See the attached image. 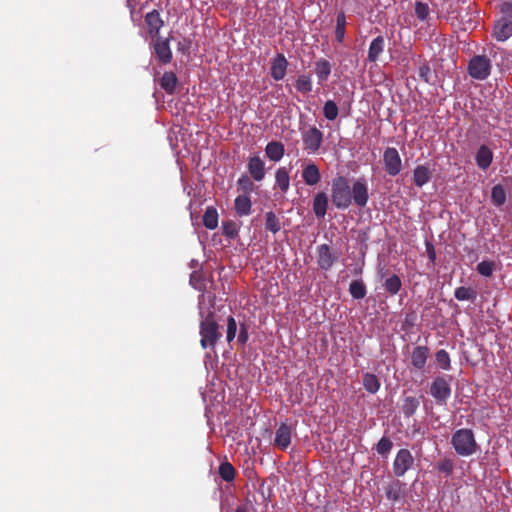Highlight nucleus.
I'll return each mask as SVG.
<instances>
[{
	"label": "nucleus",
	"instance_id": "5701e85b",
	"mask_svg": "<svg viewBox=\"0 0 512 512\" xmlns=\"http://www.w3.org/2000/svg\"><path fill=\"white\" fill-rule=\"evenodd\" d=\"M275 187L286 193L290 187L289 171L286 167H279L275 172Z\"/></svg>",
	"mask_w": 512,
	"mask_h": 512
},
{
	"label": "nucleus",
	"instance_id": "79ce46f5",
	"mask_svg": "<svg viewBox=\"0 0 512 512\" xmlns=\"http://www.w3.org/2000/svg\"><path fill=\"white\" fill-rule=\"evenodd\" d=\"M401 486L399 481L390 484L386 490V496L389 500L397 501L401 497Z\"/></svg>",
	"mask_w": 512,
	"mask_h": 512
},
{
	"label": "nucleus",
	"instance_id": "a19ab883",
	"mask_svg": "<svg viewBox=\"0 0 512 512\" xmlns=\"http://www.w3.org/2000/svg\"><path fill=\"white\" fill-rule=\"evenodd\" d=\"M437 470L449 477L454 470V462L450 458H443L437 462Z\"/></svg>",
	"mask_w": 512,
	"mask_h": 512
},
{
	"label": "nucleus",
	"instance_id": "6e6552de",
	"mask_svg": "<svg viewBox=\"0 0 512 512\" xmlns=\"http://www.w3.org/2000/svg\"><path fill=\"white\" fill-rule=\"evenodd\" d=\"M385 170L390 176H396L401 171L402 161L396 148L388 147L383 154Z\"/></svg>",
	"mask_w": 512,
	"mask_h": 512
},
{
	"label": "nucleus",
	"instance_id": "2eb2a0df",
	"mask_svg": "<svg viewBox=\"0 0 512 512\" xmlns=\"http://www.w3.org/2000/svg\"><path fill=\"white\" fill-rule=\"evenodd\" d=\"M145 23L148 27V33L151 36V38H160L159 32L163 26V20L161 19L159 13L156 10H153L146 14Z\"/></svg>",
	"mask_w": 512,
	"mask_h": 512
},
{
	"label": "nucleus",
	"instance_id": "c9c22d12",
	"mask_svg": "<svg viewBox=\"0 0 512 512\" xmlns=\"http://www.w3.org/2000/svg\"><path fill=\"white\" fill-rule=\"evenodd\" d=\"M345 26H346V16L344 12H340L336 18V30H335V38L338 42H342L345 37Z\"/></svg>",
	"mask_w": 512,
	"mask_h": 512
},
{
	"label": "nucleus",
	"instance_id": "0eeeda50",
	"mask_svg": "<svg viewBox=\"0 0 512 512\" xmlns=\"http://www.w3.org/2000/svg\"><path fill=\"white\" fill-rule=\"evenodd\" d=\"M414 457L412 453L406 449H400L393 461V473L397 477H402L407 471H409L414 465Z\"/></svg>",
	"mask_w": 512,
	"mask_h": 512
},
{
	"label": "nucleus",
	"instance_id": "a878e982",
	"mask_svg": "<svg viewBox=\"0 0 512 512\" xmlns=\"http://www.w3.org/2000/svg\"><path fill=\"white\" fill-rule=\"evenodd\" d=\"M265 229L273 234L278 233L282 228L281 219L273 212L265 213Z\"/></svg>",
	"mask_w": 512,
	"mask_h": 512
},
{
	"label": "nucleus",
	"instance_id": "4468645a",
	"mask_svg": "<svg viewBox=\"0 0 512 512\" xmlns=\"http://www.w3.org/2000/svg\"><path fill=\"white\" fill-rule=\"evenodd\" d=\"M247 169L255 181L260 182L265 178V164L259 156L249 157Z\"/></svg>",
	"mask_w": 512,
	"mask_h": 512
},
{
	"label": "nucleus",
	"instance_id": "e433bc0d",
	"mask_svg": "<svg viewBox=\"0 0 512 512\" xmlns=\"http://www.w3.org/2000/svg\"><path fill=\"white\" fill-rule=\"evenodd\" d=\"M323 114L327 120H335L339 114V108L337 104L333 100L326 101L323 106Z\"/></svg>",
	"mask_w": 512,
	"mask_h": 512
},
{
	"label": "nucleus",
	"instance_id": "a211bd4d",
	"mask_svg": "<svg viewBox=\"0 0 512 512\" xmlns=\"http://www.w3.org/2000/svg\"><path fill=\"white\" fill-rule=\"evenodd\" d=\"M291 443V429L286 424H281L276 431L275 446L285 450Z\"/></svg>",
	"mask_w": 512,
	"mask_h": 512
},
{
	"label": "nucleus",
	"instance_id": "4c0bfd02",
	"mask_svg": "<svg viewBox=\"0 0 512 512\" xmlns=\"http://www.w3.org/2000/svg\"><path fill=\"white\" fill-rule=\"evenodd\" d=\"M296 89L303 94H307L312 91L311 78L307 75H300L295 84Z\"/></svg>",
	"mask_w": 512,
	"mask_h": 512
},
{
	"label": "nucleus",
	"instance_id": "aec40b11",
	"mask_svg": "<svg viewBox=\"0 0 512 512\" xmlns=\"http://www.w3.org/2000/svg\"><path fill=\"white\" fill-rule=\"evenodd\" d=\"M285 153V147L283 143L278 141H271L265 147L266 156L274 162H279Z\"/></svg>",
	"mask_w": 512,
	"mask_h": 512
},
{
	"label": "nucleus",
	"instance_id": "c756f323",
	"mask_svg": "<svg viewBox=\"0 0 512 512\" xmlns=\"http://www.w3.org/2000/svg\"><path fill=\"white\" fill-rule=\"evenodd\" d=\"M454 296L459 301H474L477 297V292L473 288L461 286L455 290Z\"/></svg>",
	"mask_w": 512,
	"mask_h": 512
},
{
	"label": "nucleus",
	"instance_id": "f03ea898",
	"mask_svg": "<svg viewBox=\"0 0 512 512\" xmlns=\"http://www.w3.org/2000/svg\"><path fill=\"white\" fill-rule=\"evenodd\" d=\"M200 335V343L203 348H214L221 337L219 326L215 321L212 312H209L205 317L202 316V320L200 322Z\"/></svg>",
	"mask_w": 512,
	"mask_h": 512
},
{
	"label": "nucleus",
	"instance_id": "6ab92c4d",
	"mask_svg": "<svg viewBox=\"0 0 512 512\" xmlns=\"http://www.w3.org/2000/svg\"><path fill=\"white\" fill-rule=\"evenodd\" d=\"M475 159L477 166L481 170H486L493 161V152L488 146L481 145L476 153Z\"/></svg>",
	"mask_w": 512,
	"mask_h": 512
},
{
	"label": "nucleus",
	"instance_id": "412c9836",
	"mask_svg": "<svg viewBox=\"0 0 512 512\" xmlns=\"http://www.w3.org/2000/svg\"><path fill=\"white\" fill-rule=\"evenodd\" d=\"M432 172L425 165H418L413 171V181L417 187H422L431 179Z\"/></svg>",
	"mask_w": 512,
	"mask_h": 512
},
{
	"label": "nucleus",
	"instance_id": "5fc2aeb1",
	"mask_svg": "<svg viewBox=\"0 0 512 512\" xmlns=\"http://www.w3.org/2000/svg\"><path fill=\"white\" fill-rule=\"evenodd\" d=\"M427 250H428L429 259L431 261H434L436 256H435V251L433 249V246L432 245H428L427 246Z\"/></svg>",
	"mask_w": 512,
	"mask_h": 512
},
{
	"label": "nucleus",
	"instance_id": "72a5a7b5",
	"mask_svg": "<svg viewBox=\"0 0 512 512\" xmlns=\"http://www.w3.org/2000/svg\"><path fill=\"white\" fill-rule=\"evenodd\" d=\"M363 386L370 393H376L380 388V382L378 378L371 373H366L363 376Z\"/></svg>",
	"mask_w": 512,
	"mask_h": 512
},
{
	"label": "nucleus",
	"instance_id": "9d476101",
	"mask_svg": "<svg viewBox=\"0 0 512 512\" xmlns=\"http://www.w3.org/2000/svg\"><path fill=\"white\" fill-rule=\"evenodd\" d=\"M336 259V255L327 244H322L317 247V264L322 270L327 271L331 269Z\"/></svg>",
	"mask_w": 512,
	"mask_h": 512
},
{
	"label": "nucleus",
	"instance_id": "423d86ee",
	"mask_svg": "<svg viewBox=\"0 0 512 512\" xmlns=\"http://www.w3.org/2000/svg\"><path fill=\"white\" fill-rule=\"evenodd\" d=\"M430 394L439 404H446L451 396V386L445 376L436 377L430 386Z\"/></svg>",
	"mask_w": 512,
	"mask_h": 512
},
{
	"label": "nucleus",
	"instance_id": "bb28decb",
	"mask_svg": "<svg viewBox=\"0 0 512 512\" xmlns=\"http://www.w3.org/2000/svg\"><path fill=\"white\" fill-rule=\"evenodd\" d=\"M177 81V77L173 72H165L160 79V86L166 93L173 94Z\"/></svg>",
	"mask_w": 512,
	"mask_h": 512
},
{
	"label": "nucleus",
	"instance_id": "58836bf2",
	"mask_svg": "<svg viewBox=\"0 0 512 512\" xmlns=\"http://www.w3.org/2000/svg\"><path fill=\"white\" fill-rule=\"evenodd\" d=\"M435 360L441 369L449 370L451 368L450 356L446 350H438L435 354Z\"/></svg>",
	"mask_w": 512,
	"mask_h": 512
},
{
	"label": "nucleus",
	"instance_id": "6e6d98bb",
	"mask_svg": "<svg viewBox=\"0 0 512 512\" xmlns=\"http://www.w3.org/2000/svg\"><path fill=\"white\" fill-rule=\"evenodd\" d=\"M235 512H250V506L247 504L240 505Z\"/></svg>",
	"mask_w": 512,
	"mask_h": 512
},
{
	"label": "nucleus",
	"instance_id": "3c124183",
	"mask_svg": "<svg viewBox=\"0 0 512 512\" xmlns=\"http://www.w3.org/2000/svg\"><path fill=\"white\" fill-rule=\"evenodd\" d=\"M501 12L504 14L502 17H508L512 20V3H503L501 5Z\"/></svg>",
	"mask_w": 512,
	"mask_h": 512
},
{
	"label": "nucleus",
	"instance_id": "39448f33",
	"mask_svg": "<svg viewBox=\"0 0 512 512\" xmlns=\"http://www.w3.org/2000/svg\"><path fill=\"white\" fill-rule=\"evenodd\" d=\"M469 75L476 80H485L491 73V61L483 55L474 56L468 64Z\"/></svg>",
	"mask_w": 512,
	"mask_h": 512
},
{
	"label": "nucleus",
	"instance_id": "c03bdc74",
	"mask_svg": "<svg viewBox=\"0 0 512 512\" xmlns=\"http://www.w3.org/2000/svg\"><path fill=\"white\" fill-rule=\"evenodd\" d=\"M237 332V323L234 317L229 316L227 318V330H226V339L228 343H231L236 336Z\"/></svg>",
	"mask_w": 512,
	"mask_h": 512
},
{
	"label": "nucleus",
	"instance_id": "ddd939ff",
	"mask_svg": "<svg viewBox=\"0 0 512 512\" xmlns=\"http://www.w3.org/2000/svg\"><path fill=\"white\" fill-rule=\"evenodd\" d=\"M493 36L497 41H505L512 36V20L501 17L494 24Z\"/></svg>",
	"mask_w": 512,
	"mask_h": 512
},
{
	"label": "nucleus",
	"instance_id": "dca6fc26",
	"mask_svg": "<svg viewBox=\"0 0 512 512\" xmlns=\"http://www.w3.org/2000/svg\"><path fill=\"white\" fill-rule=\"evenodd\" d=\"M288 61L283 54H277L271 64V77L276 80H282L286 75Z\"/></svg>",
	"mask_w": 512,
	"mask_h": 512
},
{
	"label": "nucleus",
	"instance_id": "864d4df0",
	"mask_svg": "<svg viewBox=\"0 0 512 512\" xmlns=\"http://www.w3.org/2000/svg\"><path fill=\"white\" fill-rule=\"evenodd\" d=\"M196 281H197L196 272H194V273L191 274L190 283L194 286V288H196L198 290H201L202 287L199 286L198 284H196Z\"/></svg>",
	"mask_w": 512,
	"mask_h": 512
},
{
	"label": "nucleus",
	"instance_id": "9b49d317",
	"mask_svg": "<svg viewBox=\"0 0 512 512\" xmlns=\"http://www.w3.org/2000/svg\"><path fill=\"white\" fill-rule=\"evenodd\" d=\"M302 179L308 186H316L321 181L319 167L312 161L302 165Z\"/></svg>",
	"mask_w": 512,
	"mask_h": 512
},
{
	"label": "nucleus",
	"instance_id": "f704fd0d",
	"mask_svg": "<svg viewBox=\"0 0 512 512\" xmlns=\"http://www.w3.org/2000/svg\"><path fill=\"white\" fill-rule=\"evenodd\" d=\"M349 292L354 299H362L366 295V287L360 280H354L350 283Z\"/></svg>",
	"mask_w": 512,
	"mask_h": 512
},
{
	"label": "nucleus",
	"instance_id": "2f4dec72",
	"mask_svg": "<svg viewBox=\"0 0 512 512\" xmlns=\"http://www.w3.org/2000/svg\"><path fill=\"white\" fill-rule=\"evenodd\" d=\"M491 201L497 207H500L505 203L506 191L502 185L497 184L492 188Z\"/></svg>",
	"mask_w": 512,
	"mask_h": 512
},
{
	"label": "nucleus",
	"instance_id": "37998d69",
	"mask_svg": "<svg viewBox=\"0 0 512 512\" xmlns=\"http://www.w3.org/2000/svg\"><path fill=\"white\" fill-rule=\"evenodd\" d=\"M495 270V263L493 261H482L477 265V271L484 277H490Z\"/></svg>",
	"mask_w": 512,
	"mask_h": 512
},
{
	"label": "nucleus",
	"instance_id": "c85d7f7f",
	"mask_svg": "<svg viewBox=\"0 0 512 512\" xmlns=\"http://www.w3.org/2000/svg\"><path fill=\"white\" fill-rule=\"evenodd\" d=\"M420 405L419 399L413 396L405 397L402 404V412L406 417L414 415Z\"/></svg>",
	"mask_w": 512,
	"mask_h": 512
},
{
	"label": "nucleus",
	"instance_id": "f8f14e48",
	"mask_svg": "<svg viewBox=\"0 0 512 512\" xmlns=\"http://www.w3.org/2000/svg\"><path fill=\"white\" fill-rule=\"evenodd\" d=\"M153 49L159 62L168 64L172 60V52L169 46L168 39L156 38L153 41Z\"/></svg>",
	"mask_w": 512,
	"mask_h": 512
},
{
	"label": "nucleus",
	"instance_id": "1a4fd4ad",
	"mask_svg": "<svg viewBox=\"0 0 512 512\" xmlns=\"http://www.w3.org/2000/svg\"><path fill=\"white\" fill-rule=\"evenodd\" d=\"M369 199L368 186L365 179H358L351 188V201L359 207H364Z\"/></svg>",
	"mask_w": 512,
	"mask_h": 512
},
{
	"label": "nucleus",
	"instance_id": "393cba45",
	"mask_svg": "<svg viewBox=\"0 0 512 512\" xmlns=\"http://www.w3.org/2000/svg\"><path fill=\"white\" fill-rule=\"evenodd\" d=\"M384 50V38L382 36H378L374 38L370 44L368 51V60L370 62H375L378 60L379 55Z\"/></svg>",
	"mask_w": 512,
	"mask_h": 512
},
{
	"label": "nucleus",
	"instance_id": "7ed1b4c3",
	"mask_svg": "<svg viewBox=\"0 0 512 512\" xmlns=\"http://www.w3.org/2000/svg\"><path fill=\"white\" fill-rule=\"evenodd\" d=\"M332 202L338 209L351 205V188L345 177L339 176L332 182Z\"/></svg>",
	"mask_w": 512,
	"mask_h": 512
},
{
	"label": "nucleus",
	"instance_id": "20e7f679",
	"mask_svg": "<svg viewBox=\"0 0 512 512\" xmlns=\"http://www.w3.org/2000/svg\"><path fill=\"white\" fill-rule=\"evenodd\" d=\"M299 130L301 132L303 149L309 154L317 153L324 140L323 132L314 125H303L300 126Z\"/></svg>",
	"mask_w": 512,
	"mask_h": 512
},
{
	"label": "nucleus",
	"instance_id": "f3484780",
	"mask_svg": "<svg viewBox=\"0 0 512 512\" xmlns=\"http://www.w3.org/2000/svg\"><path fill=\"white\" fill-rule=\"evenodd\" d=\"M429 356V349L426 346H416L411 354V364L416 369H423Z\"/></svg>",
	"mask_w": 512,
	"mask_h": 512
},
{
	"label": "nucleus",
	"instance_id": "09e8293b",
	"mask_svg": "<svg viewBox=\"0 0 512 512\" xmlns=\"http://www.w3.org/2000/svg\"><path fill=\"white\" fill-rule=\"evenodd\" d=\"M418 75L423 81L428 83L431 75L430 67L427 64L420 65L418 68Z\"/></svg>",
	"mask_w": 512,
	"mask_h": 512
},
{
	"label": "nucleus",
	"instance_id": "ea45409f",
	"mask_svg": "<svg viewBox=\"0 0 512 512\" xmlns=\"http://www.w3.org/2000/svg\"><path fill=\"white\" fill-rule=\"evenodd\" d=\"M219 474L224 481L230 482L235 478V468L229 462H223L219 466Z\"/></svg>",
	"mask_w": 512,
	"mask_h": 512
},
{
	"label": "nucleus",
	"instance_id": "b1692460",
	"mask_svg": "<svg viewBox=\"0 0 512 512\" xmlns=\"http://www.w3.org/2000/svg\"><path fill=\"white\" fill-rule=\"evenodd\" d=\"M251 200L246 194L236 197L234 201V208L238 216H247L251 213Z\"/></svg>",
	"mask_w": 512,
	"mask_h": 512
},
{
	"label": "nucleus",
	"instance_id": "49530a36",
	"mask_svg": "<svg viewBox=\"0 0 512 512\" xmlns=\"http://www.w3.org/2000/svg\"><path fill=\"white\" fill-rule=\"evenodd\" d=\"M415 15L421 21L426 20L429 15L428 5L423 2L417 1L415 3Z\"/></svg>",
	"mask_w": 512,
	"mask_h": 512
},
{
	"label": "nucleus",
	"instance_id": "cd10ccee",
	"mask_svg": "<svg viewBox=\"0 0 512 512\" xmlns=\"http://www.w3.org/2000/svg\"><path fill=\"white\" fill-rule=\"evenodd\" d=\"M315 73L320 83L326 81L331 73L330 63L327 60L320 59L315 64Z\"/></svg>",
	"mask_w": 512,
	"mask_h": 512
},
{
	"label": "nucleus",
	"instance_id": "8fccbe9b",
	"mask_svg": "<svg viewBox=\"0 0 512 512\" xmlns=\"http://www.w3.org/2000/svg\"><path fill=\"white\" fill-rule=\"evenodd\" d=\"M248 338H249V336H248L247 328H246L245 324H241L237 341L241 345H244L248 341Z\"/></svg>",
	"mask_w": 512,
	"mask_h": 512
},
{
	"label": "nucleus",
	"instance_id": "4be33fe9",
	"mask_svg": "<svg viewBox=\"0 0 512 512\" xmlns=\"http://www.w3.org/2000/svg\"><path fill=\"white\" fill-rule=\"evenodd\" d=\"M328 206V197L324 192H318L313 199V211L318 218L326 215Z\"/></svg>",
	"mask_w": 512,
	"mask_h": 512
},
{
	"label": "nucleus",
	"instance_id": "a18cd8bd",
	"mask_svg": "<svg viewBox=\"0 0 512 512\" xmlns=\"http://www.w3.org/2000/svg\"><path fill=\"white\" fill-rule=\"evenodd\" d=\"M393 447L392 441L387 437H382L377 443V452L381 455L388 454Z\"/></svg>",
	"mask_w": 512,
	"mask_h": 512
},
{
	"label": "nucleus",
	"instance_id": "de8ad7c7",
	"mask_svg": "<svg viewBox=\"0 0 512 512\" xmlns=\"http://www.w3.org/2000/svg\"><path fill=\"white\" fill-rule=\"evenodd\" d=\"M238 187L247 195L254 189L253 182L247 176H241L237 181Z\"/></svg>",
	"mask_w": 512,
	"mask_h": 512
},
{
	"label": "nucleus",
	"instance_id": "f257e3e1",
	"mask_svg": "<svg viewBox=\"0 0 512 512\" xmlns=\"http://www.w3.org/2000/svg\"><path fill=\"white\" fill-rule=\"evenodd\" d=\"M451 445L459 456L469 457L479 450L474 432L468 428L456 430L451 437Z\"/></svg>",
	"mask_w": 512,
	"mask_h": 512
},
{
	"label": "nucleus",
	"instance_id": "603ef678",
	"mask_svg": "<svg viewBox=\"0 0 512 512\" xmlns=\"http://www.w3.org/2000/svg\"><path fill=\"white\" fill-rule=\"evenodd\" d=\"M224 233L227 235V236H234L236 231H235V228L233 226V224H230V223H227L224 225Z\"/></svg>",
	"mask_w": 512,
	"mask_h": 512
},
{
	"label": "nucleus",
	"instance_id": "473e14b6",
	"mask_svg": "<svg viewBox=\"0 0 512 512\" xmlns=\"http://www.w3.org/2000/svg\"><path fill=\"white\" fill-rule=\"evenodd\" d=\"M401 286H402L401 279L399 278V276H397L395 274L388 277L384 282L385 290L391 295L397 294L399 292V290L401 289Z\"/></svg>",
	"mask_w": 512,
	"mask_h": 512
},
{
	"label": "nucleus",
	"instance_id": "7c9ffc66",
	"mask_svg": "<svg viewBox=\"0 0 512 512\" xmlns=\"http://www.w3.org/2000/svg\"><path fill=\"white\" fill-rule=\"evenodd\" d=\"M203 224L208 229H215L218 226V213L215 208L208 207L203 215Z\"/></svg>",
	"mask_w": 512,
	"mask_h": 512
}]
</instances>
